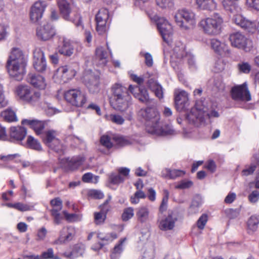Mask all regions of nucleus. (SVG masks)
Segmentation results:
<instances>
[{
    "label": "nucleus",
    "mask_w": 259,
    "mask_h": 259,
    "mask_svg": "<svg viewBox=\"0 0 259 259\" xmlns=\"http://www.w3.org/2000/svg\"><path fill=\"white\" fill-rule=\"evenodd\" d=\"M73 43L69 39L64 38L62 46L59 48V52L63 55L70 56L73 53Z\"/></svg>",
    "instance_id": "obj_32"
},
{
    "label": "nucleus",
    "mask_w": 259,
    "mask_h": 259,
    "mask_svg": "<svg viewBox=\"0 0 259 259\" xmlns=\"http://www.w3.org/2000/svg\"><path fill=\"white\" fill-rule=\"evenodd\" d=\"M56 136V132L53 130L48 131L46 132L45 135H41V136L45 143L50 148L57 152H59L64 149L63 146Z\"/></svg>",
    "instance_id": "obj_12"
},
{
    "label": "nucleus",
    "mask_w": 259,
    "mask_h": 259,
    "mask_svg": "<svg viewBox=\"0 0 259 259\" xmlns=\"http://www.w3.org/2000/svg\"><path fill=\"white\" fill-rule=\"evenodd\" d=\"M89 196L95 199H101L103 197L104 195L103 193L97 190H92L89 192Z\"/></svg>",
    "instance_id": "obj_57"
},
{
    "label": "nucleus",
    "mask_w": 259,
    "mask_h": 259,
    "mask_svg": "<svg viewBox=\"0 0 259 259\" xmlns=\"http://www.w3.org/2000/svg\"><path fill=\"white\" fill-rule=\"evenodd\" d=\"M97 238L102 241L109 242H112L114 239H116L117 238V235L115 233H111L103 236L102 234L99 233L97 235Z\"/></svg>",
    "instance_id": "obj_49"
},
{
    "label": "nucleus",
    "mask_w": 259,
    "mask_h": 259,
    "mask_svg": "<svg viewBox=\"0 0 259 259\" xmlns=\"http://www.w3.org/2000/svg\"><path fill=\"white\" fill-rule=\"evenodd\" d=\"M134 215V210L133 207H129L123 209L121 215L123 221L126 222L132 219Z\"/></svg>",
    "instance_id": "obj_44"
},
{
    "label": "nucleus",
    "mask_w": 259,
    "mask_h": 259,
    "mask_svg": "<svg viewBox=\"0 0 259 259\" xmlns=\"http://www.w3.org/2000/svg\"><path fill=\"white\" fill-rule=\"evenodd\" d=\"M223 22L222 16L215 13L210 17L202 19L199 24L205 33L215 35L220 33Z\"/></svg>",
    "instance_id": "obj_5"
},
{
    "label": "nucleus",
    "mask_w": 259,
    "mask_h": 259,
    "mask_svg": "<svg viewBox=\"0 0 259 259\" xmlns=\"http://www.w3.org/2000/svg\"><path fill=\"white\" fill-rule=\"evenodd\" d=\"M174 55L179 58H182L186 55L185 46L184 45L179 43L174 49Z\"/></svg>",
    "instance_id": "obj_42"
},
{
    "label": "nucleus",
    "mask_w": 259,
    "mask_h": 259,
    "mask_svg": "<svg viewBox=\"0 0 259 259\" xmlns=\"http://www.w3.org/2000/svg\"><path fill=\"white\" fill-rule=\"evenodd\" d=\"M16 209L21 211H25L31 210L32 207L28 204L18 202L16 203Z\"/></svg>",
    "instance_id": "obj_61"
},
{
    "label": "nucleus",
    "mask_w": 259,
    "mask_h": 259,
    "mask_svg": "<svg viewBox=\"0 0 259 259\" xmlns=\"http://www.w3.org/2000/svg\"><path fill=\"white\" fill-rule=\"evenodd\" d=\"M185 175V171L179 169H170V179H175Z\"/></svg>",
    "instance_id": "obj_54"
},
{
    "label": "nucleus",
    "mask_w": 259,
    "mask_h": 259,
    "mask_svg": "<svg viewBox=\"0 0 259 259\" xmlns=\"http://www.w3.org/2000/svg\"><path fill=\"white\" fill-rule=\"evenodd\" d=\"M83 81L90 92L96 93L99 91V76L92 71H86L83 77Z\"/></svg>",
    "instance_id": "obj_13"
},
{
    "label": "nucleus",
    "mask_w": 259,
    "mask_h": 259,
    "mask_svg": "<svg viewBox=\"0 0 259 259\" xmlns=\"http://www.w3.org/2000/svg\"><path fill=\"white\" fill-rule=\"evenodd\" d=\"M211 46L212 49L219 54H222L228 51V46L225 44L221 42L218 39H211Z\"/></svg>",
    "instance_id": "obj_36"
},
{
    "label": "nucleus",
    "mask_w": 259,
    "mask_h": 259,
    "mask_svg": "<svg viewBox=\"0 0 259 259\" xmlns=\"http://www.w3.org/2000/svg\"><path fill=\"white\" fill-rule=\"evenodd\" d=\"M47 233V230L45 228L42 227L41 228L39 229L37 231L36 240H44L46 238Z\"/></svg>",
    "instance_id": "obj_59"
},
{
    "label": "nucleus",
    "mask_w": 259,
    "mask_h": 259,
    "mask_svg": "<svg viewBox=\"0 0 259 259\" xmlns=\"http://www.w3.org/2000/svg\"><path fill=\"white\" fill-rule=\"evenodd\" d=\"M231 94L232 98L236 101H249L251 100V96L246 83L233 88Z\"/></svg>",
    "instance_id": "obj_14"
},
{
    "label": "nucleus",
    "mask_w": 259,
    "mask_h": 259,
    "mask_svg": "<svg viewBox=\"0 0 259 259\" xmlns=\"http://www.w3.org/2000/svg\"><path fill=\"white\" fill-rule=\"evenodd\" d=\"M246 5L257 11H259V0H246Z\"/></svg>",
    "instance_id": "obj_62"
},
{
    "label": "nucleus",
    "mask_w": 259,
    "mask_h": 259,
    "mask_svg": "<svg viewBox=\"0 0 259 259\" xmlns=\"http://www.w3.org/2000/svg\"><path fill=\"white\" fill-rule=\"evenodd\" d=\"M84 245L79 243L73 245L72 248V250L70 252H64V255L68 258L76 259L79 256H82L84 252Z\"/></svg>",
    "instance_id": "obj_27"
},
{
    "label": "nucleus",
    "mask_w": 259,
    "mask_h": 259,
    "mask_svg": "<svg viewBox=\"0 0 259 259\" xmlns=\"http://www.w3.org/2000/svg\"><path fill=\"white\" fill-rule=\"evenodd\" d=\"M193 182L188 180H183L177 183L175 188L177 189H188L193 186Z\"/></svg>",
    "instance_id": "obj_47"
},
{
    "label": "nucleus",
    "mask_w": 259,
    "mask_h": 259,
    "mask_svg": "<svg viewBox=\"0 0 259 259\" xmlns=\"http://www.w3.org/2000/svg\"><path fill=\"white\" fill-rule=\"evenodd\" d=\"M33 66L38 72L45 71L47 67L44 53L40 49H36L34 52Z\"/></svg>",
    "instance_id": "obj_22"
},
{
    "label": "nucleus",
    "mask_w": 259,
    "mask_h": 259,
    "mask_svg": "<svg viewBox=\"0 0 259 259\" xmlns=\"http://www.w3.org/2000/svg\"><path fill=\"white\" fill-rule=\"evenodd\" d=\"M175 102L177 110H187L189 105L188 94L184 91L176 90L175 92Z\"/></svg>",
    "instance_id": "obj_16"
},
{
    "label": "nucleus",
    "mask_w": 259,
    "mask_h": 259,
    "mask_svg": "<svg viewBox=\"0 0 259 259\" xmlns=\"http://www.w3.org/2000/svg\"><path fill=\"white\" fill-rule=\"evenodd\" d=\"M149 211L146 207H141L138 209L136 215L138 220L141 223L147 221L149 218Z\"/></svg>",
    "instance_id": "obj_37"
},
{
    "label": "nucleus",
    "mask_w": 259,
    "mask_h": 259,
    "mask_svg": "<svg viewBox=\"0 0 259 259\" xmlns=\"http://www.w3.org/2000/svg\"><path fill=\"white\" fill-rule=\"evenodd\" d=\"M108 17V11L105 8L100 9L96 15V30L99 34H102L106 31V23Z\"/></svg>",
    "instance_id": "obj_18"
},
{
    "label": "nucleus",
    "mask_w": 259,
    "mask_h": 259,
    "mask_svg": "<svg viewBox=\"0 0 259 259\" xmlns=\"http://www.w3.org/2000/svg\"><path fill=\"white\" fill-rule=\"evenodd\" d=\"M85 158L83 156H77L72 157L70 159H66L67 166L72 170H74L81 165L84 161Z\"/></svg>",
    "instance_id": "obj_35"
},
{
    "label": "nucleus",
    "mask_w": 259,
    "mask_h": 259,
    "mask_svg": "<svg viewBox=\"0 0 259 259\" xmlns=\"http://www.w3.org/2000/svg\"><path fill=\"white\" fill-rule=\"evenodd\" d=\"M16 94L21 100L31 104L38 101L40 97L39 92H34L28 85H21L17 87Z\"/></svg>",
    "instance_id": "obj_8"
},
{
    "label": "nucleus",
    "mask_w": 259,
    "mask_h": 259,
    "mask_svg": "<svg viewBox=\"0 0 259 259\" xmlns=\"http://www.w3.org/2000/svg\"><path fill=\"white\" fill-rule=\"evenodd\" d=\"M229 39L232 46L246 51L249 50L251 46V40L240 32L231 34Z\"/></svg>",
    "instance_id": "obj_10"
},
{
    "label": "nucleus",
    "mask_w": 259,
    "mask_h": 259,
    "mask_svg": "<svg viewBox=\"0 0 259 259\" xmlns=\"http://www.w3.org/2000/svg\"><path fill=\"white\" fill-rule=\"evenodd\" d=\"M258 223V221L255 217H250L247 222L249 233H252L256 230Z\"/></svg>",
    "instance_id": "obj_43"
},
{
    "label": "nucleus",
    "mask_w": 259,
    "mask_h": 259,
    "mask_svg": "<svg viewBox=\"0 0 259 259\" xmlns=\"http://www.w3.org/2000/svg\"><path fill=\"white\" fill-rule=\"evenodd\" d=\"M110 120L114 123L117 124H122L124 121L123 117L117 114H111L109 116Z\"/></svg>",
    "instance_id": "obj_55"
},
{
    "label": "nucleus",
    "mask_w": 259,
    "mask_h": 259,
    "mask_svg": "<svg viewBox=\"0 0 259 259\" xmlns=\"http://www.w3.org/2000/svg\"><path fill=\"white\" fill-rule=\"evenodd\" d=\"M23 125H27L33 129L37 135L42 134L45 127L44 122L37 120L24 119L21 122Z\"/></svg>",
    "instance_id": "obj_28"
},
{
    "label": "nucleus",
    "mask_w": 259,
    "mask_h": 259,
    "mask_svg": "<svg viewBox=\"0 0 259 259\" xmlns=\"http://www.w3.org/2000/svg\"><path fill=\"white\" fill-rule=\"evenodd\" d=\"M95 60L99 66H105L109 60V53L103 47H98L96 50Z\"/></svg>",
    "instance_id": "obj_25"
},
{
    "label": "nucleus",
    "mask_w": 259,
    "mask_h": 259,
    "mask_svg": "<svg viewBox=\"0 0 259 259\" xmlns=\"http://www.w3.org/2000/svg\"><path fill=\"white\" fill-rule=\"evenodd\" d=\"M55 33L54 28L48 23H45L37 29V36L42 40L46 41L51 39Z\"/></svg>",
    "instance_id": "obj_21"
},
{
    "label": "nucleus",
    "mask_w": 259,
    "mask_h": 259,
    "mask_svg": "<svg viewBox=\"0 0 259 259\" xmlns=\"http://www.w3.org/2000/svg\"><path fill=\"white\" fill-rule=\"evenodd\" d=\"M204 116L205 117V122L206 119H208L211 117H218L219 116V113L214 110L211 111L210 113H208L203 109Z\"/></svg>",
    "instance_id": "obj_63"
},
{
    "label": "nucleus",
    "mask_w": 259,
    "mask_h": 259,
    "mask_svg": "<svg viewBox=\"0 0 259 259\" xmlns=\"http://www.w3.org/2000/svg\"><path fill=\"white\" fill-rule=\"evenodd\" d=\"M186 118L189 123L196 126H199L205 122L203 109H198L197 107L191 109Z\"/></svg>",
    "instance_id": "obj_19"
},
{
    "label": "nucleus",
    "mask_w": 259,
    "mask_h": 259,
    "mask_svg": "<svg viewBox=\"0 0 259 259\" xmlns=\"http://www.w3.org/2000/svg\"><path fill=\"white\" fill-rule=\"evenodd\" d=\"M157 26L163 40L169 44L171 42L173 33L172 27L170 23L164 18H159L157 22Z\"/></svg>",
    "instance_id": "obj_11"
},
{
    "label": "nucleus",
    "mask_w": 259,
    "mask_h": 259,
    "mask_svg": "<svg viewBox=\"0 0 259 259\" xmlns=\"http://www.w3.org/2000/svg\"><path fill=\"white\" fill-rule=\"evenodd\" d=\"M238 68L240 72L244 73H248L251 70L250 65L247 62H241L238 64Z\"/></svg>",
    "instance_id": "obj_52"
},
{
    "label": "nucleus",
    "mask_w": 259,
    "mask_h": 259,
    "mask_svg": "<svg viewBox=\"0 0 259 259\" xmlns=\"http://www.w3.org/2000/svg\"><path fill=\"white\" fill-rule=\"evenodd\" d=\"M195 3L199 9L209 11L216 10L218 6L215 0H195Z\"/></svg>",
    "instance_id": "obj_30"
},
{
    "label": "nucleus",
    "mask_w": 259,
    "mask_h": 259,
    "mask_svg": "<svg viewBox=\"0 0 259 259\" xmlns=\"http://www.w3.org/2000/svg\"><path fill=\"white\" fill-rule=\"evenodd\" d=\"M224 9L231 13L234 14L232 21L238 26L248 31L249 32H253L256 30V24L243 17L241 14V8L233 0H223L222 2Z\"/></svg>",
    "instance_id": "obj_4"
},
{
    "label": "nucleus",
    "mask_w": 259,
    "mask_h": 259,
    "mask_svg": "<svg viewBox=\"0 0 259 259\" xmlns=\"http://www.w3.org/2000/svg\"><path fill=\"white\" fill-rule=\"evenodd\" d=\"M131 79L139 84H141L144 82V78L142 76H138L131 72H129Z\"/></svg>",
    "instance_id": "obj_64"
},
{
    "label": "nucleus",
    "mask_w": 259,
    "mask_h": 259,
    "mask_svg": "<svg viewBox=\"0 0 259 259\" xmlns=\"http://www.w3.org/2000/svg\"><path fill=\"white\" fill-rule=\"evenodd\" d=\"M100 142L101 146L99 147L98 150L104 154H110L111 153V149L113 146L111 138L108 135H103L101 137Z\"/></svg>",
    "instance_id": "obj_26"
},
{
    "label": "nucleus",
    "mask_w": 259,
    "mask_h": 259,
    "mask_svg": "<svg viewBox=\"0 0 259 259\" xmlns=\"http://www.w3.org/2000/svg\"><path fill=\"white\" fill-rule=\"evenodd\" d=\"M26 65L27 60L22 51L18 48L13 49L6 63L9 75L15 80H21L26 73Z\"/></svg>",
    "instance_id": "obj_2"
},
{
    "label": "nucleus",
    "mask_w": 259,
    "mask_h": 259,
    "mask_svg": "<svg viewBox=\"0 0 259 259\" xmlns=\"http://www.w3.org/2000/svg\"><path fill=\"white\" fill-rule=\"evenodd\" d=\"M27 145L29 148L33 150L38 151L42 150L40 143L31 136H29L27 138Z\"/></svg>",
    "instance_id": "obj_39"
},
{
    "label": "nucleus",
    "mask_w": 259,
    "mask_h": 259,
    "mask_svg": "<svg viewBox=\"0 0 259 259\" xmlns=\"http://www.w3.org/2000/svg\"><path fill=\"white\" fill-rule=\"evenodd\" d=\"M64 98L68 102L76 107H82L87 101L85 93L79 89H71L65 92Z\"/></svg>",
    "instance_id": "obj_9"
},
{
    "label": "nucleus",
    "mask_w": 259,
    "mask_h": 259,
    "mask_svg": "<svg viewBox=\"0 0 259 259\" xmlns=\"http://www.w3.org/2000/svg\"><path fill=\"white\" fill-rule=\"evenodd\" d=\"M113 140L116 144L120 146H124L130 144L129 140L124 137L115 136L113 138Z\"/></svg>",
    "instance_id": "obj_50"
},
{
    "label": "nucleus",
    "mask_w": 259,
    "mask_h": 259,
    "mask_svg": "<svg viewBox=\"0 0 259 259\" xmlns=\"http://www.w3.org/2000/svg\"><path fill=\"white\" fill-rule=\"evenodd\" d=\"M112 99L110 105L115 110L120 112L126 111L132 105V97L128 88L120 83L113 84L111 88Z\"/></svg>",
    "instance_id": "obj_3"
},
{
    "label": "nucleus",
    "mask_w": 259,
    "mask_h": 259,
    "mask_svg": "<svg viewBox=\"0 0 259 259\" xmlns=\"http://www.w3.org/2000/svg\"><path fill=\"white\" fill-rule=\"evenodd\" d=\"M140 113L146 121V130L149 133L158 136H167L176 134L175 131L170 125L161 126L159 122L160 115L155 108L148 107L142 109Z\"/></svg>",
    "instance_id": "obj_1"
},
{
    "label": "nucleus",
    "mask_w": 259,
    "mask_h": 259,
    "mask_svg": "<svg viewBox=\"0 0 259 259\" xmlns=\"http://www.w3.org/2000/svg\"><path fill=\"white\" fill-rule=\"evenodd\" d=\"M174 18L177 25L184 30L192 29L196 24L195 14L190 10L178 11Z\"/></svg>",
    "instance_id": "obj_7"
},
{
    "label": "nucleus",
    "mask_w": 259,
    "mask_h": 259,
    "mask_svg": "<svg viewBox=\"0 0 259 259\" xmlns=\"http://www.w3.org/2000/svg\"><path fill=\"white\" fill-rule=\"evenodd\" d=\"M207 220L208 217L207 214H203L201 215L197 222V227L200 230L203 229L207 222Z\"/></svg>",
    "instance_id": "obj_51"
},
{
    "label": "nucleus",
    "mask_w": 259,
    "mask_h": 259,
    "mask_svg": "<svg viewBox=\"0 0 259 259\" xmlns=\"http://www.w3.org/2000/svg\"><path fill=\"white\" fill-rule=\"evenodd\" d=\"M47 5L46 2L41 1L36 2L33 5L30 14V20L32 22L36 23L42 18Z\"/></svg>",
    "instance_id": "obj_17"
},
{
    "label": "nucleus",
    "mask_w": 259,
    "mask_h": 259,
    "mask_svg": "<svg viewBox=\"0 0 259 259\" xmlns=\"http://www.w3.org/2000/svg\"><path fill=\"white\" fill-rule=\"evenodd\" d=\"M248 200L250 202L255 203L259 200V191L255 190L251 192L248 195Z\"/></svg>",
    "instance_id": "obj_56"
},
{
    "label": "nucleus",
    "mask_w": 259,
    "mask_h": 259,
    "mask_svg": "<svg viewBox=\"0 0 259 259\" xmlns=\"http://www.w3.org/2000/svg\"><path fill=\"white\" fill-rule=\"evenodd\" d=\"M110 182L114 184H119L124 182L123 178H122L119 174H112L109 177Z\"/></svg>",
    "instance_id": "obj_53"
},
{
    "label": "nucleus",
    "mask_w": 259,
    "mask_h": 259,
    "mask_svg": "<svg viewBox=\"0 0 259 259\" xmlns=\"http://www.w3.org/2000/svg\"><path fill=\"white\" fill-rule=\"evenodd\" d=\"M130 171V169L126 167H120L117 169L118 173L124 181L128 178Z\"/></svg>",
    "instance_id": "obj_60"
},
{
    "label": "nucleus",
    "mask_w": 259,
    "mask_h": 259,
    "mask_svg": "<svg viewBox=\"0 0 259 259\" xmlns=\"http://www.w3.org/2000/svg\"><path fill=\"white\" fill-rule=\"evenodd\" d=\"M74 75V72L69 70L67 66H61L54 73L53 79L56 82L61 83L67 82Z\"/></svg>",
    "instance_id": "obj_15"
},
{
    "label": "nucleus",
    "mask_w": 259,
    "mask_h": 259,
    "mask_svg": "<svg viewBox=\"0 0 259 259\" xmlns=\"http://www.w3.org/2000/svg\"><path fill=\"white\" fill-rule=\"evenodd\" d=\"M126 240V238H124L120 240L118 244L115 246L112 252V254L111 255V257L112 258H113L115 257V254H120L122 250V244Z\"/></svg>",
    "instance_id": "obj_48"
},
{
    "label": "nucleus",
    "mask_w": 259,
    "mask_h": 259,
    "mask_svg": "<svg viewBox=\"0 0 259 259\" xmlns=\"http://www.w3.org/2000/svg\"><path fill=\"white\" fill-rule=\"evenodd\" d=\"M63 213L66 220L71 222L79 221L82 218L80 214L69 213L66 211H63Z\"/></svg>",
    "instance_id": "obj_45"
},
{
    "label": "nucleus",
    "mask_w": 259,
    "mask_h": 259,
    "mask_svg": "<svg viewBox=\"0 0 259 259\" xmlns=\"http://www.w3.org/2000/svg\"><path fill=\"white\" fill-rule=\"evenodd\" d=\"M75 235V230L72 227H64L60 232L58 239L54 242L55 244H61L71 240Z\"/></svg>",
    "instance_id": "obj_23"
},
{
    "label": "nucleus",
    "mask_w": 259,
    "mask_h": 259,
    "mask_svg": "<svg viewBox=\"0 0 259 259\" xmlns=\"http://www.w3.org/2000/svg\"><path fill=\"white\" fill-rule=\"evenodd\" d=\"M26 133V130L23 127H12L10 128V137L15 140H22L25 138Z\"/></svg>",
    "instance_id": "obj_31"
},
{
    "label": "nucleus",
    "mask_w": 259,
    "mask_h": 259,
    "mask_svg": "<svg viewBox=\"0 0 259 259\" xmlns=\"http://www.w3.org/2000/svg\"><path fill=\"white\" fill-rule=\"evenodd\" d=\"M155 3L162 9H169L174 5V0H155Z\"/></svg>",
    "instance_id": "obj_41"
},
{
    "label": "nucleus",
    "mask_w": 259,
    "mask_h": 259,
    "mask_svg": "<svg viewBox=\"0 0 259 259\" xmlns=\"http://www.w3.org/2000/svg\"><path fill=\"white\" fill-rule=\"evenodd\" d=\"M51 205L53 207L51 212L55 211V212L59 211L62 208V201L59 197L52 199L50 202Z\"/></svg>",
    "instance_id": "obj_46"
},
{
    "label": "nucleus",
    "mask_w": 259,
    "mask_h": 259,
    "mask_svg": "<svg viewBox=\"0 0 259 259\" xmlns=\"http://www.w3.org/2000/svg\"><path fill=\"white\" fill-rule=\"evenodd\" d=\"M28 81L34 88L45 89L47 85L45 78L40 75L30 73L28 75Z\"/></svg>",
    "instance_id": "obj_24"
},
{
    "label": "nucleus",
    "mask_w": 259,
    "mask_h": 259,
    "mask_svg": "<svg viewBox=\"0 0 259 259\" xmlns=\"http://www.w3.org/2000/svg\"><path fill=\"white\" fill-rule=\"evenodd\" d=\"M256 167V165L253 164H251L249 166H246V168L242 171V175L246 176L252 174L255 170Z\"/></svg>",
    "instance_id": "obj_58"
},
{
    "label": "nucleus",
    "mask_w": 259,
    "mask_h": 259,
    "mask_svg": "<svg viewBox=\"0 0 259 259\" xmlns=\"http://www.w3.org/2000/svg\"><path fill=\"white\" fill-rule=\"evenodd\" d=\"M110 200V198L107 200L104 204L100 206L101 211L99 212H95L94 214L95 222L96 224L99 225L103 223L106 218V213L109 210V206H108V202Z\"/></svg>",
    "instance_id": "obj_29"
},
{
    "label": "nucleus",
    "mask_w": 259,
    "mask_h": 259,
    "mask_svg": "<svg viewBox=\"0 0 259 259\" xmlns=\"http://www.w3.org/2000/svg\"><path fill=\"white\" fill-rule=\"evenodd\" d=\"M128 90L134 96L141 102L147 103L149 102V96L145 88L130 85Z\"/></svg>",
    "instance_id": "obj_20"
},
{
    "label": "nucleus",
    "mask_w": 259,
    "mask_h": 259,
    "mask_svg": "<svg viewBox=\"0 0 259 259\" xmlns=\"http://www.w3.org/2000/svg\"><path fill=\"white\" fill-rule=\"evenodd\" d=\"M176 219L173 218L171 214L159 221V228L161 230H168L172 229L174 226Z\"/></svg>",
    "instance_id": "obj_33"
},
{
    "label": "nucleus",
    "mask_w": 259,
    "mask_h": 259,
    "mask_svg": "<svg viewBox=\"0 0 259 259\" xmlns=\"http://www.w3.org/2000/svg\"><path fill=\"white\" fill-rule=\"evenodd\" d=\"M202 201L200 197H196L192 201L189 207L188 212L190 214L196 213L198 211L199 207L201 204Z\"/></svg>",
    "instance_id": "obj_40"
},
{
    "label": "nucleus",
    "mask_w": 259,
    "mask_h": 259,
    "mask_svg": "<svg viewBox=\"0 0 259 259\" xmlns=\"http://www.w3.org/2000/svg\"><path fill=\"white\" fill-rule=\"evenodd\" d=\"M57 4L61 15L66 20L71 21L76 27L83 28L79 14L72 10V6L68 0H58Z\"/></svg>",
    "instance_id": "obj_6"
},
{
    "label": "nucleus",
    "mask_w": 259,
    "mask_h": 259,
    "mask_svg": "<svg viewBox=\"0 0 259 259\" xmlns=\"http://www.w3.org/2000/svg\"><path fill=\"white\" fill-rule=\"evenodd\" d=\"M148 85L149 89L154 92L155 96L159 99H161L163 97V93L162 87L154 80L151 78L148 81Z\"/></svg>",
    "instance_id": "obj_34"
},
{
    "label": "nucleus",
    "mask_w": 259,
    "mask_h": 259,
    "mask_svg": "<svg viewBox=\"0 0 259 259\" xmlns=\"http://www.w3.org/2000/svg\"><path fill=\"white\" fill-rule=\"evenodd\" d=\"M2 117L8 122L17 121L16 113L10 108H8L1 113Z\"/></svg>",
    "instance_id": "obj_38"
}]
</instances>
